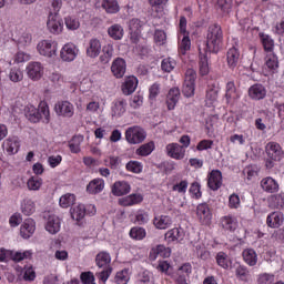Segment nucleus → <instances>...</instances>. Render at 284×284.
<instances>
[{"label":"nucleus","mask_w":284,"mask_h":284,"mask_svg":"<svg viewBox=\"0 0 284 284\" xmlns=\"http://www.w3.org/2000/svg\"><path fill=\"white\" fill-rule=\"evenodd\" d=\"M112 263V257L110 256V253L102 251L97 254L95 256V265L99 267V272L95 273L97 278L99 281H102V283H105L108 278H110V275L112 274V266L110 265Z\"/></svg>","instance_id":"1"},{"label":"nucleus","mask_w":284,"mask_h":284,"mask_svg":"<svg viewBox=\"0 0 284 284\" xmlns=\"http://www.w3.org/2000/svg\"><path fill=\"white\" fill-rule=\"evenodd\" d=\"M223 43V30L219 24H211L206 34V50L216 54L221 50Z\"/></svg>","instance_id":"2"},{"label":"nucleus","mask_w":284,"mask_h":284,"mask_svg":"<svg viewBox=\"0 0 284 284\" xmlns=\"http://www.w3.org/2000/svg\"><path fill=\"white\" fill-rule=\"evenodd\" d=\"M148 136L145 130L141 126H131L125 131V140L131 145H139V143H143Z\"/></svg>","instance_id":"3"},{"label":"nucleus","mask_w":284,"mask_h":284,"mask_svg":"<svg viewBox=\"0 0 284 284\" xmlns=\"http://www.w3.org/2000/svg\"><path fill=\"white\" fill-rule=\"evenodd\" d=\"M37 50L41 57L52 59L57 57V50H59V43L54 40H42L38 43Z\"/></svg>","instance_id":"4"},{"label":"nucleus","mask_w":284,"mask_h":284,"mask_svg":"<svg viewBox=\"0 0 284 284\" xmlns=\"http://www.w3.org/2000/svg\"><path fill=\"white\" fill-rule=\"evenodd\" d=\"M47 30L51 34H61L63 32V19L59 13H50L47 20Z\"/></svg>","instance_id":"5"},{"label":"nucleus","mask_w":284,"mask_h":284,"mask_svg":"<svg viewBox=\"0 0 284 284\" xmlns=\"http://www.w3.org/2000/svg\"><path fill=\"white\" fill-rule=\"evenodd\" d=\"M165 151L170 159L175 161H183L185 159V148L179 143H170L165 146Z\"/></svg>","instance_id":"6"},{"label":"nucleus","mask_w":284,"mask_h":284,"mask_svg":"<svg viewBox=\"0 0 284 284\" xmlns=\"http://www.w3.org/2000/svg\"><path fill=\"white\" fill-rule=\"evenodd\" d=\"M54 110L58 116H64V119H72L74 116V105L69 101L58 102Z\"/></svg>","instance_id":"7"},{"label":"nucleus","mask_w":284,"mask_h":284,"mask_svg":"<svg viewBox=\"0 0 284 284\" xmlns=\"http://www.w3.org/2000/svg\"><path fill=\"white\" fill-rule=\"evenodd\" d=\"M26 70L31 81H39L43 77V64L41 62H29Z\"/></svg>","instance_id":"8"},{"label":"nucleus","mask_w":284,"mask_h":284,"mask_svg":"<svg viewBox=\"0 0 284 284\" xmlns=\"http://www.w3.org/2000/svg\"><path fill=\"white\" fill-rule=\"evenodd\" d=\"M196 216L202 225H210L212 222V212L206 203L199 204L196 207Z\"/></svg>","instance_id":"9"},{"label":"nucleus","mask_w":284,"mask_h":284,"mask_svg":"<svg viewBox=\"0 0 284 284\" xmlns=\"http://www.w3.org/2000/svg\"><path fill=\"white\" fill-rule=\"evenodd\" d=\"M207 185L210 190H213V192L220 190L221 185H223V174L221 173V171L213 170L209 173Z\"/></svg>","instance_id":"10"},{"label":"nucleus","mask_w":284,"mask_h":284,"mask_svg":"<svg viewBox=\"0 0 284 284\" xmlns=\"http://www.w3.org/2000/svg\"><path fill=\"white\" fill-rule=\"evenodd\" d=\"M77 54H79V49L72 43L64 44L60 51L62 61H74V59H77Z\"/></svg>","instance_id":"11"},{"label":"nucleus","mask_w":284,"mask_h":284,"mask_svg":"<svg viewBox=\"0 0 284 284\" xmlns=\"http://www.w3.org/2000/svg\"><path fill=\"white\" fill-rule=\"evenodd\" d=\"M128 65L123 58H116L111 65V72L115 79H123L125 77V70Z\"/></svg>","instance_id":"12"},{"label":"nucleus","mask_w":284,"mask_h":284,"mask_svg":"<svg viewBox=\"0 0 284 284\" xmlns=\"http://www.w3.org/2000/svg\"><path fill=\"white\" fill-rule=\"evenodd\" d=\"M265 151L268 159H272V161H281V155L283 154V150L281 149L280 143L268 142L265 146Z\"/></svg>","instance_id":"13"},{"label":"nucleus","mask_w":284,"mask_h":284,"mask_svg":"<svg viewBox=\"0 0 284 284\" xmlns=\"http://www.w3.org/2000/svg\"><path fill=\"white\" fill-rule=\"evenodd\" d=\"M283 223H284V215H283V213H281L278 211L272 212L266 217V225L268 227H272L273 230L281 227V225H283Z\"/></svg>","instance_id":"14"},{"label":"nucleus","mask_w":284,"mask_h":284,"mask_svg":"<svg viewBox=\"0 0 284 284\" xmlns=\"http://www.w3.org/2000/svg\"><path fill=\"white\" fill-rule=\"evenodd\" d=\"M2 148H3L4 152H7V154H9V155L17 154V152H19V148H21L19 138H17V136L8 138L3 142Z\"/></svg>","instance_id":"15"},{"label":"nucleus","mask_w":284,"mask_h":284,"mask_svg":"<svg viewBox=\"0 0 284 284\" xmlns=\"http://www.w3.org/2000/svg\"><path fill=\"white\" fill-rule=\"evenodd\" d=\"M45 230L49 234H59L61 231V220L57 215H49L45 223Z\"/></svg>","instance_id":"16"},{"label":"nucleus","mask_w":284,"mask_h":284,"mask_svg":"<svg viewBox=\"0 0 284 284\" xmlns=\"http://www.w3.org/2000/svg\"><path fill=\"white\" fill-rule=\"evenodd\" d=\"M99 54H101V40L93 38L88 43L87 57H90V59H97Z\"/></svg>","instance_id":"17"},{"label":"nucleus","mask_w":284,"mask_h":284,"mask_svg":"<svg viewBox=\"0 0 284 284\" xmlns=\"http://www.w3.org/2000/svg\"><path fill=\"white\" fill-rule=\"evenodd\" d=\"M36 230H37V226H36L34 220L27 219L24 220V222L20 227V235L22 236V239H30V236L34 234Z\"/></svg>","instance_id":"18"},{"label":"nucleus","mask_w":284,"mask_h":284,"mask_svg":"<svg viewBox=\"0 0 284 284\" xmlns=\"http://www.w3.org/2000/svg\"><path fill=\"white\" fill-rule=\"evenodd\" d=\"M179 99H181V91L179 88H173L169 91L166 97V105L169 110H174L176 104L179 103Z\"/></svg>","instance_id":"19"},{"label":"nucleus","mask_w":284,"mask_h":284,"mask_svg":"<svg viewBox=\"0 0 284 284\" xmlns=\"http://www.w3.org/2000/svg\"><path fill=\"white\" fill-rule=\"evenodd\" d=\"M38 115H39V121H42V123H50L51 116H50V106L48 105V102H40L38 105Z\"/></svg>","instance_id":"20"},{"label":"nucleus","mask_w":284,"mask_h":284,"mask_svg":"<svg viewBox=\"0 0 284 284\" xmlns=\"http://www.w3.org/2000/svg\"><path fill=\"white\" fill-rule=\"evenodd\" d=\"M130 184L125 181L115 182L112 186V194L114 196H124V194H130Z\"/></svg>","instance_id":"21"},{"label":"nucleus","mask_w":284,"mask_h":284,"mask_svg":"<svg viewBox=\"0 0 284 284\" xmlns=\"http://www.w3.org/2000/svg\"><path fill=\"white\" fill-rule=\"evenodd\" d=\"M266 94L267 90H265V87H263V84H255L248 89V97H251V99H254L255 101H261V99L266 97Z\"/></svg>","instance_id":"22"},{"label":"nucleus","mask_w":284,"mask_h":284,"mask_svg":"<svg viewBox=\"0 0 284 284\" xmlns=\"http://www.w3.org/2000/svg\"><path fill=\"white\" fill-rule=\"evenodd\" d=\"M105 187V181L103 179H94L87 185V192L89 194H100V192H103V189Z\"/></svg>","instance_id":"23"},{"label":"nucleus","mask_w":284,"mask_h":284,"mask_svg":"<svg viewBox=\"0 0 284 284\" xmlns=\"http://www.w3.org/2000/svg\"><path fill=\"white\" fill-rule=\"evenodd\" d=\"M139 85V80H136L135 77H129L124 80V83L122 84V92L126 97L132 94L134 90H136V87Z\"/></svg>","instance_id":"24"},{"label":"nucleus","mask_w":284,"mask_h":284,"mask_svg":"<svg viewBox=\"0 0 284 284\" xmlns=\"http://www.w3.org/2000/svg\"><path fill=\"white\" fill-rule=\"evenodd\" d=\"M261 187L264 192H268L270 194H274V192H278V182L273 178H264L261 181Z\"/></svg>","instance_id":"25"},{"label":"nucleus","mask_w":284,"mask_h":284,"mask_svg":"<svg viewBox=\"0 0 284 284\" xmlns=\"http://www.w3.org/2000/svg\"><path fill=\"white\" fill-rule=\"evenodd\" d=\"M158 256H162L163 258H168L170 256V248L165 247L164 245H156L150 252L149 258L150 261H156Z\"/></svg>","instance_id":"26"},{"label":"nucleus","mask_w":284,"mask_h":284,"mask_svg":"<svg viewBox=\"0 0 284 284\" xmlns=\"http://www.w3.org/2000/svg\"><path fill=\"white\" fill-rule=\"evenodd\" d=\"M120 205L128 207L130 205H139V203H143V195L141 194H131L119 200Z\"/></svg>","instance_id":"27"},{"label":"nucleus","mask_w":284,"mask_h":284,"mask_svg":"<svg viewBox=\"0 0 284 284\" xmlns=\"http://www.w3.org/2000/svg\"><path fill=\"white\" fill-rule=\"evenodd\" d=\"M226 59L229 68H236V65H239V61H241V53L239 52V49L231 48L226 53Z\"/></svg>","instance_id":"28"},{"label":"nucleus","mask_w":284,"mask_h":284,"mask_svg":"<svg viewBox=\"0 0 284 284\" xmlns=\"http://www.w3.org/2000/svg\"><path fill=\"white\" fill-rule=\"evenodd\" d=\"M153 225L156 230H168L169 227H172V217L168 215L154 217Z\"/></svg>","instance_id":"29"},{"label":"nucleus","mask_w":284,"mask_h":284,"mask_svg":"<svg viewBox=\"0 0 284 284\" xmlns=\"http://www.w3.org/2000/svg\"><path fill=\"white\" fill-rule=\"evenodd\" d=\"M125 105H128L125 100H116L111 109V116H123L125 114Z\"/></svg>","instance_id":"30"},{"label":"nucleus","mask_w":284,"mask_h":284,"mask_svg":"<svg viewBox=\"0 0 284 284\" xmlns=\"http://www.w3.org/2000/svg\"><path fill=\"white\" fill-rule=\"evenodd\" d=\"M222 227L224 230H229V232H234L239 227V221H236V217L232 215H226L222 217L221 220Z\"/></svg>","instance_id":"31"},{"label":"nucleus","mask_w":284,"mask_h":284,"mask_svg":"<svg viewBox=\"0 0 284 284\" xmlns=\"http://www.w3.org/2000/svg\"><path fill=\"white\" fill-rule=\"evenodd\" d=\"M71 217L73 221H83L85 219L87 209L83 204H78L77 206H73L71 210Z\"/></svg>","instance_id":"32"},{"label":"nucleus","mask_w":284,"mask_h":284,"mask_svg":"<svg viewBox=\"0 0 284 284\" xmlns=\"http://www.w3.org/2000/svg\"><path fill=\"white\" fill-rule=\"evenodd\" d=\"M268 205L272 210H284V194H275L268 199Z\"/></svg>","instance_id":"33"},{"label":"nucleus","mask_w":284,"mask_h":284,"mask_svg":"<svg viewBox=\"0 0 284 284\" xmlns=\"http://www.w3.org/2000/svg\"><path fill=\"white\" fill-rule=\"evenodd\" d=\"M215 258L217 265L223 270H230L232 267V260L225 252H219Z\"/></svg>","instance_id":"34"},{"label":"nucleus","mask_w":284,"mask_h":284,"mask_svg":"<svg viewBox=\"0 0 284 284\" xmlns=\"http://www.w3.org/2000/svg\"><path fill=\"white\" fill-rule=\"evenodd\" d=\"M244 261L250 265V267H254L256 263H258V257L256 255V251L252 248H246L242 253Z\"/></svg>","instance_id":"35"},{"label":"nucleus","mask_w":284,"mask_h":284,"mask_svg":"<svg viewBox=\"0 0 284 284\" xmlns=\"http://www.w3.org/2000/svg\"><path fill=\"white\" fill-rule=\"evenodd\" d=\"M24 115L31 123H39V111L34 105H27L24 108Z\"/></svg>","instance_id":"36"},{"label":"nucleus","mask_w":284,"mask_h":284,"mask_svg":"<svg viewBox=\"0 0 284 284\" xmlns=\"http://www.w3.org/2000/svg\"><path fill=\"white\" fill-rule=\"evenodd\" d=\"M108 34L114 41H121L123 39V27L121 24H113L108 29Z\"/></svg>","instance_id":"37"},{"label":"nucleus","mask_w":284,"mask_h":284,"mask_svg":"<svg viewBox=\"0 0 284 284\" xmlns=\"http://www.w3.org/2000/svg\"><path fill=\"white\" fill-rule=\"evenodd\" d=\"M154 143L148 142L145 144H142L140 148L136 149L135 154L138 156H150V154H152V152H154Z\"/></svg>","instance_id":"38"},{"label":"nucleus","mask_w":284,"mask_h":284,"mask_svg":"<svg viewBox=\"0 0 284 284\" xmlns=\"http://www.w3.org/2000/svg\"><path fill=\"white\" fill-rule=\"evenodd\" d=\"M83 143V135H74L69 142L70 151L73 154H79L81 152V144Z\"/></svg>","instance_id":"39"},{"label":"nucleus","mask_w":284,"mask_h":284,"mask_svg":"<svg viewBox=\"0 0 284 284\" xmlns=\"http://www.w3.org/2000/svg\"><path fill=\"white\" fill-rule=\"evenodd\" d=\"M41 185H43V180L39 176H32L27 182V187L31 192H39V190H41Z\"/></svg>","instance_id":"40"},{"label":"nucleus","mask_w":284,"mask_h":284,"mask_svg":"<svg viewBox=\"0 0 284 284\" xmlns=\"http://www.w3.org/2000/svg\"><path fill=\"white\" fill-rule=\"evenodd\" d=\"M265 65L272 72L278 70V58L274 53H268L265 58Z\"/></svg>","instance_id":"41"},{"label":"nucleus","mask_w":284,"mask_h":284,"mask_svg":"<svg viewBox=\"0 0 284 284\" xmlns=\"http://www.w3.org/2000/svg\"><path fill=\"white\" fill-rule=\"evenodd\" d=\"M102 8L110 14L119 12V2L116 0H103Z\"/></svg>","instance_id":"42"},{"label":"nucleus","mask_w":284,"mask_h":284,"mask_svg":"<svg viewBox=\"0 0 284 284\" xmlns=\"http://www.w3.org/2000/svg\"><path fill=\"white\" fill-rule=\"evenodd\" d=\"M260 39L265 52L272 53V50H274V40L264 33H260Z\"/></svg>","instance_id":"43"},{"label":"nucleus","mask_w":284,"mask_h":284,"mask_svg":"<svg viewBox=\"0 0 284 284\" xmlns=\"http://www.w3.org/2000/svg\"><path fill=\"white\" fill-rule=\"evenodd\" d=\"M21 210L26 216H30L31 214H34L37 206L32 200H24L22 202Z\"/></svg>","instance_id":"44"},{"label":"nucleus","mask_w":284,"mask_h":284,"mask_svg":"<svg viewBox=\"0 0 284 284\" xmlns=\"http://www.w3.org/2000/svg\"><path fill=\"white\" fill-rule=\"evenodd\" d=\"M114 55V49L111 45H106L103 48V53L100 57L101 63L104 65L112 61V57Z\"/></svg>","instance_id":"45"},{"label":"nucleus","mask_w":284,"mask_h":284,"mask_svg":"<svg viewBox=\"0 0 284 284\" xmlns=\"http://www.w3.org/2000/svg\"><path fill=\"white\" fill-rule=\"evenodd\" d=\"M181 37L182 40L180 42V52L181 54H185V52L192 48V41L190 40V36H187V33L180 34L179 38L181 39Z\"/></svg>","instance_id":"46"},{"label":"nucleus","mask_w":284,"mask_h":284,"mask_svg":"<svg viewBox=\"0 0 284 284\" xmlns=\"http://www.w3.org/2000/svg\"><path fill=\"white\" fill-rule=\"evenodd\" d=\"M225 98L227 99V101H230L232 99L233 100L239 99V93L236 92V85L234 84L233 81L227 82V84H226Z\"/></svg>","instance_id":"47"},{"label":"nucleus","mask_w":284,"mask_h":284,"mask_svg":"<svg viewBox=\"0 0 284 284\" xmlns=\"http://www.w3.org/2000/svg\"><path fill=\"white\" fill-rule=\"evenodd\" d=\"M130 282V271L124 268L116 273L115 275V283L116 284H126Z\"/></svg>","instance_id":"48"},{"label":"nucleus","mask_w":284,"mask_h":284,"mask_svg":"<svg viewBox=\"0 0 284 284\" xmlns=\"http://www.w3.org/2000/svg\"><path fill=\"white\" fill-rule=\"evenodd\" d=\"M125 169L128 172H133V174H141L143 172V164L139 161H130L126 163Z\"/></svg>","instance_id":"49"},{"label":"nucleus","mask_w":284,"mask_h":284,"mask_svg":"<svg viewBox=\"0 0 284 284\" xmlns=\"http://www.w3.org/2000/svg\"><path fill=\"white\" fill-rule=\"evenodd\" d=\"M77 201V196L74 194L67 193L60 197V205L62 207H70V205H74V202Z\"/></svg>","instance_id":"50"},{"label":"nucleus","mask_w":284,"mask_h":284,"mask_svg":"<svg viewBox=\"0 0 284 284\" xmlns=\"http://www.w3.org/2000/svg\"><path fill=\"white\" fill-rule=\"evenodd\" d=\"M104 164L109 165L111 170H119L121 168V158L111 155L104 160Z\"/></svg>","instance_id":"51"},{"label":"nucleus","mask_w":284,"mask_h":284,"mask_svg":"<svg viewBox=\"0 0 284 284\" xmlns=\"http://www.w3.org/2000/svg\"><path fill=\"white\" fill-rule=\"evenodd\" d=\"M9 79L13 83H19L20 81H23V71L17 68L11 69L9 73Z\"/></svg>","instance_id":"52"},{"label":"nucleus","mask_w":284,"mask_h":284,"mask_svg":"<svg viewBox=\"0 0 284 284\" xmlns=\"http://www.w3.org/2000/svg\"><path fill=\"white\" fill-rule=\"evenodd\" d=\"M12 261L21 262L26 261V258H32V251H24V252H16L11 254Z\"/></svg>","instance_id":"53"},{"label":"nucleus","mask_w":284,"mask_h":284,"mask_svg":"<svg viewBox=\"0 0 284 284\" xmlns=\"http://www.w3.org/2000/svg\"><path fill=\"white\" fill-rule=\"evenodd\" d=\"M235 276H237L240 281H247V278H250V271L247 270V267L239 265L235 268Z\"/></svg>","instance_id":"54"},{"label":"nucleus","mask_w":284,"mask_h":284,"mask_svg":"<svg viewBox=\"0 0 284 284\" xmlns=\"http://www.w3.org/2000/svg\"><path fill=\"white\" fill-rule=\"evenodd\" d=\"M131 239H134L135 241H143V237L145 236V229L143 227H132L130 231Z\"/></svg>","instance_id":"55"},{"label":"nucleus","mask_w":284,"mask_h":284,"mask_svg":"<svg viewBox=\"0 0 284 284\" xmlns=\"http://www.w3.org/2000/svg\"><path fill=\"white\" fill-rule=\"evenodd\" d=\"M200 74L202 77L210 74V63L207 62L206 55L200 58Z\"/></svg>","instance_id":"56"},{"label":"nucleus","mask_w":284,"mask_h":284,"mask_svg":"<svg viewBox=\"0 0 284 284\" xmlns=\"http://www.w3.org/2000/svg\"><path fill=\"white\" fill-rule=\"evenodd\" d=\"M161 68L163 72H172L176 68V61L171 58H166L162 61Z\"/></svg>","instance_id":"57"},{"label":"nucleus","mask_w":284,"mask_h":284,"mask_svg":"<svg viewBox=\"0 0 284 284\" xmlns=\"http://www.w3.org/2000/svg\"><path fill=\"white\" fill-rule=\"evenodd\" d=\"M258 284H273L274 283V274L262 273L257 277Z\"/></svg>","instance_id":"58"},{"label":"nucleus","mask_w":284,"mask_h":284,"mask_svg":"<svg viewBox=\"0 0 284 284\" xmlns=\"http://www.w3.org/2000/svg\"><path fill=\"white\" fill-rule=\"evenodd\" d=\"M183 234L181 233V230L179 229H172L166 232L165 239L166 241H179Z\"/></svg>","instance_id":"59"},{"label":"nucleus","mask_w":284,"mask_h":284,"mask_svg":"<svg viewBox=\"0 0 284 284\" xmlns=\"http://www.w3.org/2000/svg\"><path fill=\"white\" fill-rule=\"evenodd\" d=\"M194 90H195L194 83L184 82L183 89H182L184 97H186L187 99H190V97H194Z\"/></svg>","instance_id":"60"},{"label":"nucleus","mask_w":284,"mask_h":284,"mask_svg":"<svg viewBox=\"0 0 284 284\" xmlns=\"http://www.w3.org/2000/svg\"><path fill=\"white\" fill-rule=\"evenodd\" d=\"M143 28V22L139 19H132L129 22V30L130 32H141V29Z\"/></svg>","instance_id":"61"},{"label":"nucleus","mask_w":284,"mask_h":284,"mask_svg":"<svg viewBox=\"0 0 284 284\" xmlns=\"http://www.w3.org/2000/svg\"><path fill=\"white\" fill-rule=\"evenodd\" d=\"M65 26L68 30H79L81 23L77 20V18L68 17L65 18Z\"/></svg>","instance_id":"62"},{"label":"nucleus","mask_w":284,"mask_h":284,"mask_svg":"<svg viewBox=\"0 0 284 284\" xmlns=\"http://www.w3.org/2000/svg\"><path fill=\"white\" fill-rule=\"evenodd\" d=\"M80 278L83 284H97L94 282V273L93 272H83V273H81Z\"/></svg>","instance_id":"63"},{"label":"nucleus","mask_w":284,"mask_h":284,"mask_svg":"<svg viewBox=\"0 0 284 284\" xmlns=\"http://www.w3.org/2000/svg\"><path fill=\"white\" fill-rule=\"evenodd\" d=\"M49 81H51L53 85H63V75H61V73L53 72L49 75Z\"/></svg>","instance_id":"64"}]
</instances>
